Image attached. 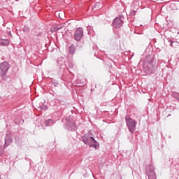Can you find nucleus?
Returning <instances> with one entry per match:
<instances>
[{
	"label": "nucleus",
	"mask_w": 179,
	"mask_h": 179,
	"mask_svg": "<svg viewBox=\"0 0 179 179\" xmlns=\"http://www.w3.org/2000/svg\"><path fill=\"white\" fill-rule=\"evenodd\" d=\"M83 37V28H77L74 34V38L76 41H80Z\"/></svg>",
	"instance_id": "4"
},
{
	"label": "nucleus",
	"mask_w": 179,
	"mask_h": 179,
	"mask_svg": "<svg viewBox=\"0 0 179 179\" xmlns=\"http://www.w3.org/2000/svg\"><path fill=\"white\" fill-rule=\"evenodd\" d=\"M69 52L70 54H73L75 52V48L73 46L69 47Z\"/></svg>",
	"instance_id": "9"
},
{
	"label": "nucleus",
	"mask_w": 179,
	"mask_h": 179,
	"mask_svg": "<svg viewBox=\"0 0 179 179\" xmlns=\"http://www.w3.org/2000/svg\"><path fill=\"white\" fill-rule=\"evenodd\" d=\"M83 141L85 145H88L90 148H94V149H97V143L96 142V140L92 136H87V134H85L83 137Z\"/></svg>",
	"instance_id": "1"
},
{
	"label": "nucleus",
	"mask_w": 179,
	"mask_h": 179,
	"mask_svg": "<svg viewBox=\"0 0 179 179\" xmlns=\"http://www.w3.org/2000/svg\"><path fill=\"white\" fill-rule=\"evenodd\" d=\"M125 120L129 131L131 133L134 132L136 128V122L128 115L126 116Z\"/></svg>",
	"instance_id": "2"
},
{
	"label": "nucleus",
	"mask_w": 179,
	"mask_h": 179,
	"mask_svg": "<svg viewBox=\"0 0 179 179\" xmlns=\"http://www.w3.org/2000/svg\"><path fill=\"white\" fill-rule=\"evenodd\" d=\"M9 70V63L4 62L0 64V71L1 75L2 76H5L6 75V72Z\"/></svg>",
	"instance_id": "3"
},
{
	"label": "nucleus",
	"mask_w": 179,
	"mask_h": 179,
	"mask_svg": "<svg viewBox=\"0 0 179 179\" xmlns=\"http://www.w3.org/2000/svg\"><path fill=\"white\" fill-rule=\"evenodd\" d=\"M149 179H156V173L155 171H152L151 174H148Z\"/></svg>",
	"instance_id": "8"
},
{
	"label": "nucleus",
	"mask_w": 179,
	"mask_h": 179,
	"mask_svg": "<svg viewBox=\"0 0 179 179\" xmlns=\"http://www.w3.org/2000/svg\"><path fill=\"white\" fill-rule=\"evenodd\" d=\"M48 121H51V120H48Z\"/></svg>",
	"instance_id": "17"
},
{
	"label": "nucleus",
	"mask_w": 179,
	"mask_h": 179,
	"mask_svg": "<svg viewBox=\"0 0 179 179\" xmlns=\"http://www.w3.org/2000/svg\"><path fill=\"white\" fill-rule=\"evenodd\" d=\"M29 28H27V27H24V31H29Z\"/></svg>",
	"instance_id": "14"
},
{
	"label": "nucleus",
	"mask_w": 179,
	"mask_h": 179,
	"mask_svg": "<svg viewBox=\"0 0 179 179\" xmlns=\"http://www.w3.org/2000/svg\"><path fill=\"white\" fill-rule=\"evenodd\" d=\"M60 29H62V27H56L54 28L55 31H58V30H60Z\"/></svg>",
	"instance_id": "10"
},
{
	"label": "nucleus",
	"mask_w": 179,
	"mask_h": 179,
	"mask_svg": "<svg viewBox=\"0 0 179 179\" xmlns=\"http://www.w3.org/2000/svg\"><path fill=\"white\" fill-rule=\"evenodd\" d=\"M87 30L89 31V33H90V31H92V27L91 26L87 27Z\"/></svg>",
	"instance_id": "12"
},
{
	"label": "nucleus",
	"mask_w": 179,
	"mask_h": 179,
	"mask_svg": "<svg viewBox=\"0 0 179 179\" xmlns=\"http://www.w3.org/2000/svg\"><path fill=\"white\" fill-rule=\"evenodd\" d=\"M122 23H124V21L121 18L116 17L113 20V27L115 29H120L122 27Z\"/></svg>",
	"instance_id": "5"
},
{
	"label": "nucleus",
	"mask_w": 179,
	"mask_h": 179,
	"mask_svg": "<svg viewBox=\"0 0 179 179\" xmlns=\"http://www.w3.org/2000/svg\"><path fill=\"white\" fill-rule=\"evenodd\" d=\"M37 37H40V36H43V32H39L38 34H36Z\"/></svg>",
	"instance_id": "13"
},
{
	"label": "nucleus",
	"mask_w": 179,
	"mask_h": 179,
	"mask_svg": "<svg viewBox=\"0 0 179 179\" xmlns=\"http://www.w3.org/2000/svg\"><path fill=\"white\" fill-rule=\"evenodd\" d=\"M10 44H12L10 41L8 39H1L0 38V45H9Z\"/></svg>",
	"instance_id": "6"
},
{
	"label": "nucleus",
	"mask_w": 179,
	"mask_h": 179,
	"mask_svg": "<svg viewBox=\"0 0 179 179\" xmlns=\"http://www.w3.org/2000/svg\"><path fill=\"white\" fill-rule=\"evenodd\" d=\"M46 124H48V122H46Z\"/></svg>",
	"instance_id": "16"
},
{
	"label": "nucleus",
	"mask_w": 179,
	"mask_h": 179,
	"mask_svg": "<svg viewBox=\"0 0 179 179\" xmlns=\"http://www.w3.org/2000/svg\"><path fill=\"white\" fill-rule=\"evenodd\" d=\"M99 9H101V6L100 3H96L94 6L92 7V10H99Z\"/></svg>",
	"instance_id": "7"
},
{
	"label": "nucleus",
	"mask_w": 179,
	"mask_h": 179,
	"mask_svg": "<svg viewBox=\"0 0 179 179\" xmlns=\"http://www.w3.org/2000/svg\"><path fill=\"white\" fill-rule=\"evenodd\" d=\"M136 12L135 10H132L131 13H130V16H135Z\"/></svg>",
	"instance_id": "11"
},
{
	"label": "nucleus",
	"mask_w": 179,
	"mask_h": 179,
	"mask_svg": "<svg viewBox=\"0 0 179 179\" xmlns=\"http://www.w3.org/2000/svg\"><path fill=\"white\" fill-rule=\"evenodd\" d=\"M174 43H177V41H171V45H173V44H174Z\"/></svg>",
	"instance_id": "15"
}]
</instances>
